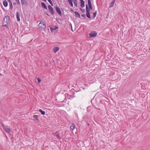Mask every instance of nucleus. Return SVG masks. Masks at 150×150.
Masks as SVG:
<instances>
[{
    "mask_svg": "<svg viewBox=\"0 0 150 150\" xmlns=\"http://www.w3.org/2000/svg\"><path fill=\"white\" fill-rule=\"evenodd\" d=\"M10 20V17L8 16H5L4 18L2 25L3 27H6V28H8V24Z\"/></svg>",
    "mask_w": 150,
    "mask_h": 150,
    "instance_id": "obj_1",
    "label": "nucleus"
},
{
    "mask_svg": "<svg viewBox=\"0 0 150 150\" xmlns=\"http://www.w3.org/2000/svg\"><path fill=\"white\" fill-rule=\"evenodd\" d=\"M38 26L39 28L41 30H44L46 27L45 21L40 22Z\"/></svg>",
    "mask_w": 150,
    "mask_h": 150,
    "instance_id": "obj_2",
    "label": "nucleus"
},
{
    "mask_svg": "<svg viewBox=\"0 0 150 150\" xmlns=\"http://www.w3.org/2000/svg\"><path fill=\"white\" fill-rule=\"evenodd\" d=\"M97 35V33L96 31H93L91 32L89 35L90 38L95 37Z\"/></svg>",
    "mask_w": 150,
    "mask_h": 150,
    "instance_id": "obj_3",
    "label": "nucleus"
},
{
    "mask_svg": "<svg viewBox=\"0 0 150 150\" xmlns=\"http://www.w3.org/2000/svg\"><path fill=\"white\" fill-rule=\"evenodd\" d=\"M54 8H55L57 12L58 13L59 15L62 16V13L60 8L57 6H55Z\"/></svg>",
    "mask_w": 150,
    "mask_h": 150,
    "instance_id": "obj_4",
    "label": "nucleus"
},
{
    "mask_svg": "<svg viewBox=\"0 0 150 150\" xmlns=\"http://www.w3.org/2000/svg\"><path fill=\"white\" fill-rule=\"evenodd\" d=\"M48 8L49 11L50 13L53 15L54 14L55 12L53 9V8L50 5H49L48 6Z\"/></svg>",
    "mask_w": 150,
    "mask_h": 150,
    "instance_id": "obj_5",
    "label": "nucleus"
},
{
    "mask_svg": "<svg viewBox=\"0 0 150 150\" xmlns=\"http://www.w3.org/2000/svg\"><path fill=\"white\" fill-rule=\"evenodd\" d=\"M33 118L34 119L33 120L35 122L38 123L39 122V120L38 118L39 115H34L33 116Z\"/></svg>",
    "mask_w": 150,
    "mask_h": 150,
    "instance_id": "obj_6",
    "label": "nucleus"
},
{
    "mask_svg": "<svg viewBox=\"0 0 150 150\" xmlns=\"http://www.w3.org/2000/svg\"><path fill=\"white\" fill-rule=\"evenodd\" d=\"M93 9V7L92 5L88 6L87 4L86 5V10H87L88 11H90L91 10Z\"/></svg>",
    "mask_w": 150,
    "mask_h": 150,
    "instance_id": "obj_7",
    "label": "nucleus"
},
{
    "mask_svg": "<svg viewBox=\"0 0 150 150\" xmlns=\"http://www.w3.org/2000/svg\"><path fill=\"white\" fill-rule=\"evenodd\" d=\"M60 49V48L58 47H54L53 49V51L54 53H56Z\"/></svg>",
    "mask_w": 150,
    "mask_h": 150,
    "instance_id": "obj_8",
    "label": "nucleus"
},
{
    "mask_svg": "<svg viewBox=\"0 0 150 150\" xmlns=\"http://www.w3.org/2000/svg\"><path fill=\"white\" fill-rule=\"evenodd\" d=\"M22 5H25L27 6L28 4L27 0H21Z\"/></svg>",
    "mask_w": 150,
    "mask_h": 150,
    "instance_id": "obj_9",
    "label": "nucleus"
},
{
    "mask_svg": "<svg viewBox=\"0 0 150 150\" xmlns=\"http://www.w3.org/2000/svg\"><path fill=\"white\" fill-rule=\"evenodd\" d=\"M50 31L51 32L53 33V30L58 29V27L57 26H55L54 27V28H53L52 27H50Z\"/></svg>",
    "mask_w": 150,
    "mask_h": 150,
    "instance_id": "obj_10",
    "label": "nucleus"
},
{
    "mask_svg": "<svg viewBox=\"0 0 150 150\" xmlns=\"http://www.w3.org/2000/svg\"><path fill=\"white\" fill-rule=\"evenodd\" d=\"M4 129V130L8 133H10L11 132V129L10 128L6 127Z\"/></svg>",
    "mask_w": 150,
    "mask_h": 150,
    "instance_id": "obj_11",
    "label": "nucleus"
},
{
    "mask_svg": "<svg viewBox=\"0 0 150 150\" xmlns=\"http://www.w3.org/2000/svg\"><path fill=\"white\" fill-rule=\"evenodd\" d=\"M86 16L88 18L90 19L91 16H90V11H88L87 10H86Z\"/></svg>",
    "mask_w": 150,
    "mask_h": 150,
    "instance_id": "obj_12",
    "label": "nucleus"
},
{
    "mask_svg": "<svg viewBox=\"0 0 150 150\" xmlns=\"http://www.w3.org/2000/svg\"><path fill=\"white\" fill-rule=\"evenodd\" d=\"M41 4L43 8L47 10V7L45 3L44 2H42Z\"/></svg>",
    "mask_w": 150,
    "mask_h": 150,
    "instance_id": "obj_13",
    "label": "nucleus"
},
{
    "mask_svg": "<svg viewBox=\"0 0 150 150\" xmlns=\"http://www.w3.org/2000/svg\"><path fill=\"white\" fill-rule=\"evenodd\" d=\"M16 18L17 20L18 21H20V14H19V13L18 12H17L16 13Z\"/></svg>",
    "mask_w": 150,
    "mask_h": 150,
    "instance_id": "obj_14",
    "label": "nucleus"
},
{
    "mask_svg": "<svg viewBox=\"0 0 150 150\" xmlns=\"http://www.w3.org/2000/svg\"><path fill=\"white\" fill-rule=\"evenodd\" d=\"M3 4L5 7H6L8 6V3L7 1L6 0H4L3 1Z\"/></svg>",
    "mask_w": 150,
    "mask_h": 150,
    "instance_id": "obj_15",
    "label": "nucleus"
},
{
    "mask_svg": "<svg viewBox=\"0 0 150 150\" xmlns=\"http://www.w3.org/2000/svg\"><path fill=\"white\" fill-rule=\"evenodd\" d=\"M9 3L10 8L12 10L13 8V6L11 0H7Z\"/></svg>",
    "mask_w": 150,
    "mask_h": 150,
    "instance_id": "obj_16",
    "label": "nucleus"
},
{
    "mask_svg": "<svg viewBox=\"0 0 150 150\" xmlns=\"http://www.w3.org/2000/svg\"><path fill=\"white\" fill-rule=\"evenodd\" d=\"M74 13L75 14V16L77 18H80V15L79 13L77 11H75L74 12Z\"/></svg>",
    "mask_w": 150,
    "mask_h": 150,
    "instance_id": "obj_17",
    "label": "nucleus"
},
{
    "mask_svg": "<svg viewBox=\"0 0 150 150\" xmlns=\"http://www.w3.org/2000/svg\"><path fill=\"white\" fill-rule=\"evenodd\" d=\"M115 0H112V1L111 2L110 4V6H109L110 8L114 6V4L115 3Z\"/></svg>",
    "mask_w": 150,
    "mask_h": 150,
    "instance_id": "obj_18",
    "label": "nucleus"
},
{
    "mask_svg": "<svg viewBox=\"0 0 150 150\" xmlns=\"http://www.w3.org/2000/svg\"><path fill=\"white\" fill-rule=\"evenodd\" d=\"M85 2L83 1L81 2L80 6L81 7L83 8L85 6Z\"/></svg>",
    "mask_w": 150,
    "mask_h": 150,
    "instance_id": "obj_19",
    "label": "nucleus"
},
{
    "mask_svg": "<svg viewBox=\"0 0 150 150\" xmlns=\"http://www.w3.org/2000/svg\"><path fill=\"white\" fill-rule=\"evenodd\" d=\"M39 111L40 112L41 114L42 115H45V111L42 110L41 109H40L39 110Z\"/></svg>",
    "mask_w": 150,
    "mask_h": 150,
    "instance_id": "obj_20",
    "label": "nucleus"
},
{
    "mask_svg": "<svg viewBox=\"0 0 150 150\" xmlns=\"http://www.w3.org/2000/svg\"><path fill=\"white\" fill-rule=\"evenodd\" d=\"M75 128V125L74 124H72V125L70 127V128L72 129L73 130Z\"/></svg>",
    "mask_w": 150,
    "mask_h": 150,
    "instance_id": "obj_21",
    "label": "nucleus"
},
{
    "mask_svg": "<svg viewBox=\"0 0 150 150\" xmlns=\"http://www.w3.org/2000/svg\"><path fill=\"white\" fill-rule=\"evenodd\" d=\"M68 96L69 97V99H70L71 98H74L75 97V96L74 95H68Z\"/></svg>",
    "mask_w": 150,
    "mask_h": 150,
    "instance_id": "obj_22",
    "label": "nucleus"
},
{
    "mask_svg": "<svg viewBox=\"0 0 150 150\" xmlns=\"http://www.w3.org/2000/svg\"><path fill=\"white\" fill-rule=\"evenodd\" d=\"M74 4L75 6L76 7H77V0H76V1L75 0H74Z\"/></svg>",
    "mask_w": 150,
    "mask_h": 150,
    "instance_id": "obj_23",
    "label": "nucleus"
},
{
    "mask_svg": "<svg viewBox=\"0 0 150 150\" xmlns=\"http://www.w3.org/2000/svg\"><path fill=\"white\" fill-rule=\"evenodd\" d=\"M88 6L92 5L91 0H88Z\"/></svg>",
    "mask_w": 150,
    "mask_h": 150,
    "instance_id": "obj_24",
    "label": "nucleus"
},
{
    "mask_svg": "<svg viewBox=\"0 0 150 150\" xmlns=\"http://www.w3.org/2000/svg\"><path fill=\"white\" fill-rule=\"evenodd\" d=\"M50 3V4L52 6H53V3L51 0H47Z\"/></svg>",
    "mask_w": 150,
    "mask_h": 150,
    "instance_id": "obj_25",
    "label": "nucleus"
},
{
    "mask_svg": "<svg viewBox=\"0 0 150 150\" xmlns=\"http://www.w3.org/2000/svg\"><path fill=\"white\" fill-rule=\"evenodd\" d=\"M97 11H96L95 12L93 13L94 18H95L96 17V14H97Z\"/></svg>",
    "mask_w": 150,
    "mask_h": 150,
    "instance_id": "obj_26",
    "label": "nucleus"
},
{
    "mask_svg": "<svg viewBox=\"0 0 150 150\" xmlns=\"http://www.w3.org/2000/svg\"><path fill=\"white\" fill-rule=\"evenodd\" d=\"M1 125L3 127V129H4L6 127H5L4 125L2 122H1Z\"/></svg>",
    "mask_w": 150,
    "mask_h": 150,
    "instance_id": "obj_27",
    "label": "nucleus"
},
{
    "mask_svg": "<svg viewBox=\"0 0 150 150\" xmlns=\"http://www.w3.org/2000/svg\"><path fill=\"white\" fill-rule=\"evenodd\" d=\"M80 10L83 13L85 12V10L84 9L81 8H79Z\"/></svg>",
    "mask_w": 150,
    "mask_h": 150,
    "instance_id": "obj_28",
    "label": "nucleus"
},
{
    "mask_svg": "<svg viewBox=\"0 0 150 150\" xmlns=\"http://www.w3.org/2000/svg\"><path fill=\"white\" fill-rule=\"evenodd\" d=\"M56 137L57 138H58L59 139H61V138L60 137V136H59V134H57L56 135Z\"/></svg>",
    "mask_w": 150,
    "mask_h": 150,
    "instance_id": "obj_29",
    "label": "nucleus"
},
{
    "mask_svg": "<svg viewBox=\"0 0 150 150\" xmlns=\"http://www.w3.org/2000/svg\"><path fill=\"white\" fill-rule=\"evenodd\" d=\"M73 1H71V2H69V4H70V6L72 7H73V2H72Z\"/></svg>",
    "mask_w": 150,
    "mask_h": 150,
    "instance_id": "obj_30",
    "label": "nucleus"
},
{
    "mask_svg": "<svg viewBox=\"0 0 150 150\" xmlns=\"http://www.w3.org/2000/svg\"><path fill=\"white\" fill-rule=\"evenodd\" d=\"M18 4H20V2L19 0H15Z\"/></svg>",
    "mask_w": 150,
    "mask_h": 150,
    "instance_id": "obj_31",
    "label": "nucleus"
},
{
    "mask_svg": "<svg viewBox=\"0 0 150 150\" xmlns=\"http://www.w3.org/2000/svg\"><path fill=\"white\" fill-rule=\"evenodd\" d=\"M37 80L38 83H40L41 81V79H40L39 78L37 79Z\"/></svg>",
    "mask_w": 150,
    "mask_h": 150,
    "instance_id": "obj_32",
    "label": "nucleus"
},
{
    "mask_svg": "<svg viewBox=\"0 0 150 150\" xmlns=\"http://www.w3.org/2000/svg\"><path fill=\"white\" fill-rule=\"evenodd\" d=\"M81 16H82L83 18H86L85 15L84 14L81 15Z\"/></svg>",
    "mask_w": 150,
    "mask_h": 150,
    "instance_id": "obj_33",
    "label": "nucleus"
},
{
    "mask_svg": "<svg viewBox=\"0 0 150 150\" xmlns=\"http://www.w3.org/2000/svg\"><path fill=\"white\" fill-rule=\"evenodd\" d=\"M93 106L94 107V108H95L96 109H98V110H100V109L99 108H97V107H96V106L95 105H93Z\"/></svg>",
    "mask_w": 150,
    "mask_h": 150,
    "instance_id": "obj_34",
    "label": "nucleus"
},
{
    "mask_svg": "<svg viewBox=\"0 0 150 150\" xmlns=\"http://www.w3.org/2000/svg\"><path fill=\"white\" fill-rule=\"evenodd\" d=\"M45 13L48 16H50V15L46 11L45 12Z\"/></svg>",
    "mask_w": 150,
    "mask_h": 150,
    "instance_id": "obj_35",
    "label": "nucleus"
},
{
    "mask_svg": "<svg viewBox=\"0 0 150 150\" xmlns=\"http://www.w3.org/2000/svg\"><path fill=\"white\" fill-rule=\"evenodd\" d=\"M70 11H71V12H72V13L74 12V10L72 8H71V10H70Z\"/></svg>",
    "mask_w": 150,
    "mask_h": 150,
    "instance_id": "obj_36",
    "label": "nucleus"
},
{
    "mask_svg": "<svg viewBox=\"0 0 150 150\" xmlns=\"http://www.w3.org/2000/svg\"><path fill=\"white\" fill-rule=\"evenodd\" d=\"M67 0L69 2H70H70L73 1V0Z\"/></svg>",
    "mask_w": 150,
    "mask_h": 150,
    "instance_id": "obj_37",
    "label": "nucleus"
},
{
    "mask_svg": "<svg viewBox=\"0 0 150 150\" xmlns=\"http://www.w3.org/2000/svg\"><path fill=\"white\" fill-rule=\"evenodd\" d=\"M16 2H14V3H13V5H16Z\"/></svg>",
    "mask_w": 150,
    "mask_h": 150,
    "instance_id": "obj_38",
    "label": "nucleus"
},
{
    "mask_svg": "<svg viewBox=\"0 0 150 150\" xmlns=\"http://www.w3.org/2000/svg\"><path fill=\"white\" fill-rule=\"evenodd\" d=\"M70 25H71V28L72 30L73 31V30L72 29V25H71V23H70Z\"/></svg>",
    "mask_w": 150,
    "mask_h": 150,
    "instance_id": "obj_39",
    "label": "nucleus"
},
{
    "mask_svg": "<svg viewBox=\"0 0 150 150\" xmlns=\"http://www.w3.org/2000/svg\"><path fill=\"white\" fill-rule=\"evenodd\" d=\"M43 1L45 2L46 1V0H42Z\"/></svg>",
    "mask_w": 150,
    "mask_h": 150,
    "instance_id": "obj_40",
    "label": "nucleus"
},
{
    "mask_svg": "<svg viewBox=\"0 0 150 150\" xmlns=\"http://www.w3.org/2000/svg\"><path fill=\"white\" fill-rule=\"evenodd\" d=\"M79 1H80V2L83 1V0H79Z\"/></svg>",
    "mask_w": 150,
    "mask_h": 150,
    "instance_id": "obj_41",
    "label": "nucleus"
},
{
    "mask_svg": "<svg viewBox=\"0 0 150 150\" xmlns=\"http://www.w3.org/2000/svg\"><path fill=\"white\" fill-rule=\"evenodd\" d=\"M89 108V107H88V108H87V111H88V109Z\"/></svg>",
    "mask_w": 150,
    "mask_h": 150,
    "instance_id": "obj_42",
    "label": "nucleus"
},
{
    "mask_svg": "<svg viewBox=\"0 0 150 150\" xmlns=\"http://www.w3.org/2000/svg\"><path fill=\"white\" fill-rule=\"evenodd\" d=\"M2 74L1 73H0V76H2Z\"/></svg>",
    "mask_w": 150,
    "mask_h": 150,
    "instance_id": "obj_43",
    "label": "nucleus"
},
{
    "mask_svg": "<svg viewBox=\"0 0 150 150\" xmlns=\"http://www.w3.org/2000/svg\"><path fill=\"white\" fill-rule=\"evenodd\" d=\"M73 94H74L75 93H74V92H73Z\"/></svg>",
    "mask_w": 150,
    "mask_h": 150,
    "instance_id": "obj_44",
    "label": "nucleus"
},
{
    "mask_svg": "<svg viewBox=\"0 0 150 150\" xmlns=\"http://www.w3.org/2000/svg\"><path fill=\"white\" fill-rule=\"evenodd\" d=\"M87 125H89V124H88Z\"/></svg>",
    "mask_w": 150,
    "mask_h": 150,
    "instance_id": "obj_45",
    "label": "nucleus"
}]
</instances>
